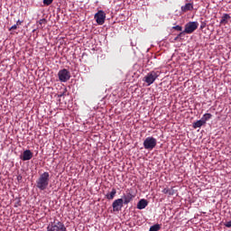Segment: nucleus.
Listing matches in <instances>:
<instances>
[{"label":"nucleus","mask_w":231,"mask_h":231,"mask_svg":"<svg viewBox=\"0 0 231 231\" xmlns=\"http://www.w3.org/2000/svg\"><path fill=\"white\" fill-rule=\"evenodd\" d=\"M50 185V172L44 171L36 180V187L39 190H46Z\"/></svg>","instance_id":"obj_1"},{"label":"nucleus","mask_w":231,"mask_h":231,"mask_svg":"<svg viewBox=\"0 0 231 231\" xmlns=\"http://www.w3.org/2000/svg\"><path fill=\"white\" fill-rule=\"evenodd\" d=\"M158 77H160V71L152 70L143 78V80L147 84V86H151L152 84H154V81Z\"/></svg>","instance_id":"obj_2"},{"label":"nucleus","mask_w":231,"mask_h":231,"mask_svg":"<svg viewBox=\"0 0 231 231\" xmlns=\"http://www.w3.org/2000/svg\"><path fill=\"white\" fill-rule=\"evenodd\" d=\"M158 142L156 141V138L151 136V137H147L144 141H143V147L144 149H146V151H152V149H154V147H156Z\"/></svg>","instance_id":"obj_3"},{"label":"nucleus","mask_w":231,"mask_h":231,"mask_svg":"<svg viewBox=\"0 0 231 231\" xmlns=\"http://www.w3.org/2000/svg\"><path fill=\"white\" fill-rule=\"evenodd\" d=\"M47 231H66V226L60 221L54 222L47 226Z\"/></svg>","instance_id":"obj_4"},{"label":"nucleus","mask_w":231,"mask_h":231,"mask_svg":"<svg viewBox=\"0 0 231 231\" xmlns=\"http://www.w3.org/2000/svg\"><path fill=\"white\" fill-rule=\"evenodd\" d=\"M198 26H199V23L198 22H189L185 25L183 33H194L196 30H198Z\"/></svg>","instance_id":"obj_5"},{"label":"nucleus","mask_w":231,"mask_h":231,"mask_svg":"<svg viewBox=\"0 0 231 231\" xmlns=\"http://www.w3.org/2000/svg\"><path fill=\"white\" fill-rule=\"evenodd\" d=\"M58 77L60 82H68L71 79V73L68 69H63L58 72Z\"/></svg>","instance_id":"obj_6"},{"label":"nucleus","mask_w":231,"mask_h":231,"mask_svg":"<svg viewBox=\"0 0 231 231\" xmlns=\"http://www.w3.org/2000/svg\"><path fill=\"white\" fill-rule=\"evenodd\" d=\"M94 19L96 20L97 23L102 26L104 23H106V13L104 11L100 10L98 11L95 16Z\"/></svg>","instance_id":"obj_7"},{"label":"nucleus","mask_w":231,"mask_h":231,"mask_svg":"<svg viewBox=\"0 0 231 231\" xmlns=\"http://www.w3.org/2000/svg\"><path fill=\"white\" fill-rule=\"evenodd\" d=\"M112 207L114 212H120V210H122V208L124 207V199H116L113 202Z\"/></svg>","instance_id":"obj_8"},{"label":"nucleus","mask_w":231,"mask_h":231,"mask_svg":"<svg viewBox=\"0 0 231 231\" xmlns=\"http://www.w3.org/2000/svg\"><path fill=\"white\" fill-rule=\"evenodd\" d=\"M33 158V152L30 150H25L21 156L23 162H28Z\"/></svg>","instance_id":"obj_9"},{"label":"nucleus","mask_w":231,"mask_h":231,"mask_svg":"<svg viewBox=\"0 0 231 231\" xmlns=\"http://www.w3.org/2000/svg\"><path fill=\"white\" fill-rule=\"evenodd\" d=\"M134 195L133 193H128L127 195H124L123 196V203L124 205H129V203H131V201H133V199H134Z\"/></svg>","instance_id":"obj_10"},{"label":"nucleus","mask_w":231,"mask_h":231,"mask_svg":"<svg viewBox=\"0 0 231 231\" xmlns=\"http://www.w3.org/2000/svg\"><path fill=\"white\" fill-rule=\"evenodd\" d=\"M147 205H149V202H147V200L145 199H143L137 203V208L139 210H143V208H145V207H147Z\"/></svg>","instance_id":"obj_11"},{"label":"nucleus","mask_w":231,"mask_h":231,"mask_svg":"<svg viewBox=\"0 0 231 231\" xmlns=\"http://www.w3.org/2000/svg\"><path fill=\"white\" fill-rule=\"evenodd\" d=\"M231 16L228 14H224L220 20V24H228V21H230Z\"/></svg>","instance_id":"obj_12"},{"label":"nucleus","mask_w":231,"mask_h":231,"mask_svg":"<svg viewBox=\"0 0 231 231\" xmlns=\"http://www.w3.org/2000/svg\"><path fill=\"white\" fill-rule=\"evenodd\" d=\"M191 10H194V5L190 3L181 6V12H190Z\"/></svg>","instance_id":"obj_13"},{"label":"nucleus","mask_w":231,"mask_h":231,"mask_svg":"<svg viewBox=\"0 0 231 231\" xmlns=\"http://www.w3.org/2000/svg\"><path fill=\"white\" fill-rule=\"evenodd\" d=\"M115 196H116V189L113 188L110 193H106V199H115Z\"/></svg>","instance_id":"obj_14"},{"label":"nucleus","mask_w":231,"mask_h":231,"mask_svg":"<svg viewBox=\"0 0 231 231\" xmlns=\"http://www.w3.org/2000/svg\"><path fill=\"white\" fill-rule=\"evenodd\" d=\"M162 194H169V196H174L176 192L174 191V188H164L162 189Z\"/></svg>","instance_id":"obj_15"},{"label":"nucleus","mask_w":231,"mask_h":231,"mask_svg":"<svg viewBox=\"0 0 231 231\" xmlns=\"http://www.w3.org/2000/svg\"><path fill=\"white\" fill-rule=\"evenodd\" d=\"M205 122H203L202 119L198 120L197 122L193 123V129H198L201 127L202 125H205Z\"/></svg>","instance_id":"obj_16"},{"label":"nucleus","mask_w":231,"mask_h":231,"mask_svg":"<svg viewBox=\"0 0 231 231\" xmlns=\"http://www.w3.org/2000/svg\"><path fill=\"white\" fill-rule=\"evenodd\" d=\"M212 118V114H204L203 116L201 117L202 122L206 123L208 122Z\"/></svg>","instance_id":"obj_17"},{"label":"nucleus","mask_w":231,"mask_h":231,"mask_svg":"<svg viewBox=\"0 0 231 231\" xmlns=\"http://www.w3.org/2000/svg\"><path fill=\"white\" fill-rule=\"evenodd\" d=\"M161 228L160 224H155L150 227L149 231H160Z\"/></svg>","instance_id":"obj_18"},{"label":"nucleus","mask_w":231,"mask_h":231,"mask_svg":"<svg viewBox=\"0 0 231 231\" xmlns=\"http://www.w3.org/2000/svg\"><path fill=\"white\" fill-rule=\"evenodd\" d=\"M51 3H53V0H43V5H45V6H50Z\"/></svg>","instance_id":"obj_19"},{"label":"nucleus","mask_w":231,"mask_h":231,"mask_svg":"<svg viewBox=\"0 0 231 231\" xmlns=\"http://www.w3.org/2000/svg\"><path fill=\"white\" fill-rule=\"evenodd\" d=\"M172 28H173V30H176L177 32H181V30H183V27H181L180 25H176Z\"/></svg>","instance_id":"obj_20"},{"label":"nucleus","mask_w":231,"mask_h":231,"mask_svg":"<svg viewBox=\"0 0 231 231\" xmlns=\"http://www.w3.org/2000/svg\"><path fill=\"white\" fill-rule=\"evenodd\" d=\"M205 28H207V22H201V23H200V30H203Z\"/></svg>","instance_id":"obj_21"},{"label":"nucleus","mask_w":231,"mask_h":231,"mask_svg":"<svg viewBox=\"0 0 231 231\" xmlns=\"http://www.w3.org/2000/svg\"><path fill=\"white\" fill-rule=\"evenodd\" d=\"M224 225L226 226V228H231V220L227 221V222H225Z\"/></svg>","instance_id":"obj_22"},{"label":"nucleus","mask_w":231,"mask_h":231,"mask_svg":"<svg viewBox=\"0 0 231 231\" xmlns=\"http://www.w3.org/2000/svg\"><path fill=\"white\" fill-rule=\"evenodd\" d=\"M66 91H67V89L64 88V91H63L62 93L59 94L58 97H64V95H66Z\"/></svg>","instance_id":"obj_23"},{"label":"nucleus","mask_w":231,"mask_h":231,"mask_svg":"<svg viewBox=\"0 0 231 231\" xmlns=\"http://www.w3.org/2000/svg\"><path fill=\"white\" fill-rule=\"evenodd\" d=\"M12 30H17V24L13 25V26L9 29V32H12Z\"/></svg>","instance_id":"obj_24"},{"label":"nucleus","mask_w":231,"mask_h":231,"mask_svg":"<svg viewBox=\"0 0 231 231\" xmlns=\"http://www.w3.org/2000/svg\"><path fill=\"white\" fill-rule=\"evenodd\" d=\"M22 24H23V21L18 20V21L16 22V26H19V25H22Z\"/></svg>","instance_id":"obj_25"},{"label":"nucleus","mask_w":231,"mask_h":231,"mask_svg":"<svg viewBox=\"0 0 231 231\" xmlns=\"http://www.w3.org/2000/svg\"><path fill=\"white\" fill-rule=\"evenodd\" d=\"M17 180L18 181H23V176L22 175H18L17 176Z\"/></svg>","instance_id":"obj_26"},{"label":"nucleus","mask_w":231,"mask_h":231,"mask_svg":"<svg viewBox=\"0 0 231 231\" xmlns=\"http://www.w3.org/2000/svg\"><path fill=\"white\" fill-rule=\"evenodd\" d=\"M42 23H46V19H42V20H40L39 23H40V24H42Z\"/></svg>","instance_id":"obj_27"},{"label":"nucleus","mask_w":231,"mask_h":231,"mask_svg":"<svg viewBox=\"0 0 231 231\" xmlns=\"http://www.w3.org/2000/svg\"><path fill=\"white\" fill-rule=\"evenodd\" d=\"M183 32H180V34L175 38V41H178V39H180V37H181V34H182Z\"/></svg>","instance_id":"obj_28"}]
</instances>
